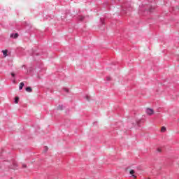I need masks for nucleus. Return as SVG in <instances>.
<instances>
[{"label": "nucleus", "instance_id": "obj_4", "mask_svg": "<svg viewBox=\"0 0 179 179\" xmlns=\"http://www.w3.org/2000/svg\"><path fill=\"white\" fill-rule=\"evenodd\" d=\"M130 174L132 176V177H134V178H136V176L134 175L135 174V171L134 170H131L130 171Z\"/></svg>", "mask_w": 179, "mask_h": 179}, {"label": "nucleus", "instance_id": "obj_15", "mask_svg": "<svg viewBox=\"0 0 179 179\" xmlns=\"http://www.w3.org/2000/svg\"><path fill=\"white\" fill-rule=\"evenodd\" d=\"M157 151H158V152H162V150H160V148H158V149H157Z\"/></svg>", "mask_w": 179, "mask_h": 179}, {"label": "nucleus", "instance_id": "obj_10", "mask_svg": "<svg viewBox=\"0 0 179 179\" xmlns=\"http://www.w3.org/2000/svg\"><path fill=\"white\" fill-rule=\"evenodd\" d=\"M63 108H64V106H62H62L60 105L58 106L59 110H62Z\"/></svg>", "mask_w": 179, "mask_h": 179}, {"label": "nucleus", "instance_id": "obj_14", "mask_svg": "<svg viewBox=\"0 0 179 179\" xmlns=\"http://www.w3.org/2000/svg\"><path fill=\"white\" fill-rule=\"evenodd\" d=\"M45 152H47V150H48V147H45Z\"/></svg>", "mask_w": 179, "mask_h": 179}, {"label": "nucleus", "instance_id": "obj_7", "mask_svg": "<svg viewBox=\"0 0 179 179\" xmlns=\"http://www.w3.org/2000/svg\"><path fill=\"white\" fill-rule=\"evenodd\" d=\"M15 104H17V103H19V97L18 96H16L15 98Z\"/></svg>", "mask_w": 179, "mask_h": 179}, {"label": "nucleus", "instance_id": "obj_16", "mask_svg": "<svg viewBox=\"0 0 179 179\" xmlns=\"http://www.w3.org/2000/svg\"><path fill=\"white\" fill-rule=\"evenodd\" d=\"M86 98H87V100H90L89 96H87Z\"/></svg>", "mask_w": 179, "mask_h": 179}, {"label": "nucleus", "instance_id": "obj_18", "mask_svg": "<svg viewBox=\"0 0 179 179\" xmlns=\"http://www.w3.org/2000/svg\"><path fill=\"white\" fill-rule=\"evenodd\" d=\"M148 179H150V178H148Z\"/></svg>", "mask_w": 179, "mask_h": 179}, {"label": "nucleus", "instance_id": "obj_12", "mask_svg": "<svg viewBox=\"0 0 179 179\" xmlns=\"http://www.w3.org/2000/svg\"><path fill=\"white\" fill-rule=\"evenodd\" d=\"M22 167H23V169H26V167H27V165H26V164H22Z\"/></svg>", "mask_w": 179, "mask_h": 179}, {"label": "nucleus", "instance_id": "obj_13", "mask_svg": "<svg viewBox=\"0 0 179 179\" xmlns=\"http://www.w3.org/2000/svg\"><path fill=\"white\" fill-rule=\"evenodd\" d=\"M11 76H13V78H15V73H11Z\"/></svg>", "mask_w": 179, "mask_h": 179}, {"label": "nucleus", "instance_id": "obj_2", "mask_svg": "<svg viewBox=\"0 0 179 179\" xmlns=\"http://www.w3.org/2000/svg\"><path fill=\"white\" fill-rule=\"evenodd\" d=\"M10 37L11 38H17V37H19V34H17V33L11 34L10 35Z\"/></svg>", "mask_w": 179, "mask_h": 179}, {"label": "nucleus", "instance_id": "obj_17", "mask_svg": "<svg viewBox=\"0 0 179 179\" xmlns=\"http://www.w3.org/2000/svg\"><path fill=\"white\" fill-rule=\"evenodd\" d=\"M65 91H66V92H69V90H65Z\"/></svg>", "mask_w": 179, "mask_h": 179}, {"label": "nucleus", "instance_id": "obj_8", "mask_svg": "<svg viewBox=\"0 0 179 179\" xmlns=\"http://www.w3.org/2000/svg\"><path fill=\"white\" fill-rule=\"evenodd\" d=\"M161 132H166V127H162Z\"/></svg>", "mask_w": 179, "mask_h": 179}, {"label": "nucleus", "instance_id": "obj_3", "mask_svg": "<svg viewBox=\"0 0 179 179\" xmlns=\"http://www.w3.org/2000/svg\"><path fill=\"white\" fill-rule=\"evenodd\" d=\"M26 92H28V93H31V92H33V90L31 89V87H27L26 89H25Z\"/></svg>", "mask_w": 179, "mask_h": 179}, {"label": "nucleus", "instance_id": "obj_6", "mask_svg": "<svg viewBox=\"0 0 179 179\" xmlns=\"http://www.w3.org/2000/svg\"><path fill=\"white\" fill-rule=\"evenodd\" d=\"M23 86H24V83L23 82L20 83L19 90H22V89H23Z\"/></svg>", "mask_w": 179, "mask_h": 179}, {"label": "nucleus", "instance_id": "obj_1", "mask_svg": "<svg viewBox=\"0 0 179 179\" xmlns=\"http://www.w3.org/2000/svg\"><path fill=\"white\" fill-rule=\"evenodd\" d=\"M145 113L148 115H153L155 111L152 108H147Z\"/></svg>", "mask_w": 179, "mask_h": 179}, {"label": "nucleus", "instance_id": "obj_11", "mask_svg": "<svg viewBox=\"0 0 179 179\" xmlns=\"http://www.w3.org/2000/svg\"><path fill=\"white\" fill-rule=\"evenodd\" d=\"M106 80H108V81L111 80V78L110 77H106Z\"/></svg>", "mask_w": 179, "mask_h": 179}, {"label": "nucleus", "instance_id": "obj_9", "mask_svg": "<svg viewBox=\"0 0 179 179\" xmlns=\"http://www.w3.org/2000/svg\"><path fill=\"white\" fill-rule=\"evenodd\" d=\"M78 19H79V20H80L82 22V20H83V19H85V17L80 16Z\"/></svg>", "mask_w": 179, "mask_h": 179}, {"label": "nucleus", "instance_id": "obj_5", "mask_svg": "<svg viewBox=\"0 0 179 179\" xmlns=\"http://www.w3.org/2000/svg\"><path fill=\"white\" fill-rule=\"evenodd\" d=\"M4 57H8V50H5L2 51Z\"/></svg>", "mask_w": 179, "mask_h": 179}]
</instances>
